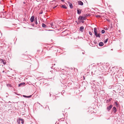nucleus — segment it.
<instances>
[{
    "mask_svg": "<svg viewBox=\"0 0 124 124\" xmlns=\"http://www.w3.org/2000/svg\"><path fill=\"white\" fill-rule=\"evenodd\" d=\"M17 122L19 124H20L21 122V123L22 124H23L24 123L23 119H19L17 120Z\"/></svg>",
    "mask_w": 124,
    "mask_h": 124,
    "instance_id": "obj_1",
    "label": "nucleus"
},
{
    "mask_svg": "<svg viewBox=\"0 0 124 124\" xmlns=\"http://www.w3.org/2000/svg\"><path fill=\"white\" fill-rule=\"evenodd\" d=\"M0 62L1 63H2L4 65H5L6 63V62L5 60L1 59H0Z\"/></svg>",
    "mask_w": 124,
    "mask_h": 124,
    "instance_id": "obj_2",
    "label": "nucleus"
},
{
    "mask_svg": "<svg viewBox=\"0 0 124 124\" xmlns=\"http://www.w3.org/2000/svg\"><path fill=\"white\" fill-rule=\"evenodd\" d=\"M78 19L80 20H85V18L84 16H80L78 18Z\"/></svg>",
    "mask_w": 124,
    "mask_h": 124,
    "instance_id": "obj_3",
    "label": "nucleus"
},
{
    "mask_svg": "<svg viewBox=\"0 0 124 124\" xmlns=\"http://www.w3.org/2000/svg\"><path fill=\"white\" fill-rule=\"evenodd\" d=\"M113 105H110L109 106L107 107V109L108 111H109L112 108Z\"/></svg>",
    "mask_w": 124,
    "mask_h": 124,
    "instance_id": "obj_4",
    "label": "nucleus"
},
{
    "mask_svg": "<svg viewBox=\"0 0 124 124\" xmlns=\"http://www.w3.org/2000/svg\"><path fill=\"white\" fill-rule=\"evenodd\" d=\"M94 31L95 35H96L97 33V31L96 28H94Z\"/></svg>",
    "mask_w": 124,
    "mask_h": 124,
    "instance_id": "obj_5",
    "label": "nucleus"
},
{
    "mask_svg": "<svg viewBox=\"0 0 124 124\" xmlns=\"http://www.w3.org/2000/svg\"><path fill=\"white\" fill-rule=\"evenodd\" d=\"M34 16H32L30 19V21L31 22H33L34 20Z\"/></svg>",
    "mask_w": 124,
    "mask_h": 124,
    "instance_id": "obj_6",
    "label": "nucleus"
},
{
    "mask_svg": "<svg viewBox=\"0 0 124 124\" xmlns=\"http://www.w3.org/2000/svg\"><path fill=\"white\" fill-rule=\"evenodd\" d=\"M84 29V27L83 26H81L79 28V31H81V32H83V30Z\"/></svg>",
    "mask_w": 124,
    "mask_h": 124,
    "instance_id": "obj_7",
    "label": "nucleus"
},
{
    "mask_svg": "<svg viewBox=\"0 0 124 124\" xmlns=\"http://www.w3.org/2000/svg\"><path fill=\"white\" fill-rule=\"evenodd\" d=\"M78 4L82 6L83 5V2L81 1H78Z\"/></svg>",
    "mask_w": 124,
    "mask_h": 124,
    "instance_id": "obj_8",
    "label": "nucleus"
},
{
    "mask_svg": "<svg viewBox=\"0 0 124 124\" xmlns=\"http://www.w3.org/2000/svg\"><path fill=\"white\" fill-rule=\"evenodd\" d=\"M113 111L115 113L116 111V108L115 107H114L113 108Z\"/></svg>",
    "mask_w": 124,
    "mask_h": 124,
    "instance_id": "obj_9",
    "label": "nucleus"
},
{
    "mask_svg": "<svg viewBox=\"0 0 124 124\" xmlns=\"http://www.w3.org/2000/svg\"><path fill=\"white\" fill-rule=\"evenodd\" d=\"M104 44L102 42H100L99 43V45L100 46H103Z\"/></svg>",
    "mask_w": 124,
    "mask_h": 124,
    "instance_id": "obj_10",
    "label": "nucleus"
},
{
    "mask_svg": "<svg viewBox=\"0 0 124 124\" xmlns=\"http://www.w3.org/2000/svg\"><path fill=\"white\" fill-rule=\"evenodd\" d=\"M68 3L69 4V6L70 8H73V6L72 4L71 3L68 2Z\"/></svg>",
    "mask_w": 124,
    "mask_h": 124,
    "instance_id": "obj_11",
    "label": "nucleus"
},
{
    "mask_svg": "<svg viewBox=\"0 0 124 124\" xmlns=\"http://www.w3.org/2000/svg\"><path fill=\"white\" fill-rule=\"evenodd\" d=\"M25 83H23L19 84L18 86L19 87L21 86L22 85H24Z\"/></svg>",
    "mask_w": 124,
    "mask_h": 124,
    "instance_id": "obj_12",
    "label": "nucleus"
},
{
    "mask_svg": "<svg viewBox=\"0 0 124 124\" xmlns=\"http://www.w3.org/2000/svg\"><path fill=\"white\" fill-rule=\"evenodd\" d=\"M100 35H101V34L100 33H99L97 34V33L96 35H95L97 37H98L100 38Z\"/></svg>",
    "mask_w": 124,
    "mask_h": 124,
    "instance_id": "obj_13",
    "label": "nucleus"
},
{
    "mask_svg": "<svg viewBox=\"0 0 124 124\" xmlns=\"http://www.w3.org/2000/svg\"><path fill=\"white\" fill-rule=\"evenodd\" d=\"M62 7L63 8H67L66 7L65 5H63L62 6Z\"/></svg>",
    "mask_w": 124,
    "mask_h": 124,
    "instance_id": "obj_14",
    "label": "nucleus"
},
{
    "mask_svg": "<svg viewBox=\"0 0 124 124\" xmlns=\"http://www.w3.org/2000/svg\"><path fill=\"white\" fill-rule=\"evenodd\" d=\"M77 13L78 14H80L81 13V11H79L78 9L77 10Z\"/></svg>",
    "mask_w": 124,
    "mask_h": 124,
    "instance_id": "obj_15",
    "label": "nucleus"
},
{
    "mask_svg": "<svg viewBox=\"0 0 124 124\" xmlns=\"http://www.w3.org/2000/svg\"><path fill=\"white\" fill-rule=\"evenodd\" d=\"M42 26L43 27H45L46 26V25L44 23H43L42 24Z\"/></svg>",
    "mask_w": 124,
    "mask_h": 124,
    "instance_id": "obj_16",
    "label": "nucleus"
},
{
    "mask_svg": "<svg viewBox=\"0 0 124 124\" xmlns=\"http://www.w3.org/2000/svg\"><path fill=\"white\" fill-rule=\"evenodd\" d=\"M105 31L104 30H102L101 31V33H102L103 34L105 33Z\"/></svg>",
    "mask_w": 124,
    "mask_h": 124,
    "instance_id": "obj_17",
    "label": "nucleus"
},
{
    "mask_svg": "<svg viewBox=\"0 0 124 124\" xmlns=\"http://www.w3.org/2000/svg\"><path fill=\"white\" fill-rule=\"evenodd\" d=\"M107 41H108V39H106V40H105L104 41V43H107Z\"/></svg>",
    "mask_w": 124,
    "mask_h": 124,
    "instance_id": "obj_18",
    "label": "nucleus"
},
{
    "mask_svg": "<svg viewBox=\"0 0 124 124\" xmlns=\"http://www.w3.org/2000/svg\"><path fill=\"white\" fill-rule=\"evenodd\" d=\"M96 16L97 17H100L101 16L100 15H96Z\"/></svg>",
    "mask_w": 124,
    "mask_h": 124,
    "instance_id": "obj_19",
    "label": "nucleus"
},
{
    "mask_svg": "<svg viewBox=\"0 0 124 124\" xmlns=\"http://www.w3.org/2000/svg\"><path fill=\"white\" fill-rule=\"evenodd\" d=\"M51 25L52 27L54 25L53 23H52L51 24Z\"/></svg>",
    "mask_w": 124,
    "mask_h": 124,
    "instance_id": "obj_20",
    "label": "nucleus"
},
{
    "mask_svg": "<svg viewBox=\"0 0 124 124\" xmlns=\"http://www.w3.org/2000/svg\"><path fill=\"white\" fill-rule=\"evenodd\" d=\"M115 104L117 106H118V104H117V102H115Z\"/></svg>",
    "mask_w": 124,
    "mask_h": 124,
    "instance_id": "obj_21",
    "label": "nucleus"
},
{
    "mask_svg": "<svg viewBox=\"0 0 124 124\" xmlns=\"http://www.w3.org/2000/svg\"><path fill=\"white\" fill-rule=\"evenodd\" d=\"M89 34L91 35H92V33L91 32L89 31Z\"/></svg>",
    "mask_w": 124,
    "mask_h": 124,
    "instance_id": "obj_22",
    "label": "nucleus"
},
{
    "mask_svg": "<svg viewBox=\"0 0 124 124\" xmlns=\"http://www.w3.org/2000/svg\"><path fill=\"white\" fill-rule=\"evenodd\" d=\"M31 95L29 96H27V98H30L31 97Z\"/></svg>",
    "mask_w": 124,
    "mask_h": 124,
    "instance_id": "obj_23",
    "label": "nucleus"
},
{
    "mask_svg": "<svg viewBox=\"0 0 124 124\" xmlns=\"http://www.w3.org/2000/svg\"><path fill=\"white\" fill-rule=\"evenodd\" d=\"M23 96L27 98V96L25 95H23Z\"/></svg>",
    "mask_w": 124,
    "mask_h": 124,
    "instance_id": "obj_24",
    "label": "nucleus"
},
{
    "mask_svg": "<svg viewBox=\"0 0 124 124\" xmlns=\"http://www.w3.org/2000/svg\"><path fill=\"white\" fill-rule=\"evenodd\" d=\"M88 16V15H87V14H86L85 15V16L86 17V16Z\"/></svg>",
    "mask_w": 124,
    "mask_h": 124,
    "instance_id": "obj_25",
    "label": "nucleus"
},
{
    "mask_svg": "<svg viewBox=\"0 0 124 124\" xmlns=\"http://www.w3.org/2000/svg\"><path fill=\"white\" fill-rule=\"evenodd\" d=\"M37 20V19H36V21ZM35 24H37V21H36V22H35Z\"/></svg>",
    "mask_w": 124,
    "mask_h": 124,
    "instance_id": "obj_26",
    "label": "nucleus"
},
{
    "mask_svg": "<svg viewBox=\"0 0 124 124\" xmlns=\"http://www.w3.org/2000/svg\"><path fill=\"white\" fill-rule=\"evenodd\" d=\"M42 13H43V12H41V13H40V14H42Z\"/></svg>",
    "mask_w": 124,
    "mask_h": 124,
    "instance_id": "obj_27",
    "label": "nucleus"
},
{
    "mask_svg": "<svg viewBox=\"0 0 124 124\" xmlns=\"http://www.w3.org/2000/svg\"><path fill=\"white\" fill-rule=\"evenodd\" d=\"M56 7H56H53V8H54L55 7Z\"/></svg>",
    "mask_w": 124,
    "mask_h": 124,
    "instance_id": "obj_28",
    "label": "nucleus"
},
{
    "mask_svg": "<svg viewBox=\"0 0 124 124\" xmlns=\"http://www.w3.org/2000/svg\"><path fill=\"white\" fill-rule=\"evenodd\" d=\"M84 22V21H83L82 22V23H83V22Z\"/></svg>",
    "mask_w": 124,
    "mask_h": 124,
    "instance_id": "obj_29",
    "label": "nucleus"
},
{
    "mask_svg": "<svg viewBox=\"0 0 124 124\" xmlns=\"http://www.w3.org/2000/svg\"><path fill=\"white\" fill-rule=\"evenodd\" d=\"M83 54H84V52H83Z\"/></svg>",
    "mask_w": 124,
    "mask_h": 124,
    "instance_id": "obj_30",
    "label": "nucleus"
},
{
    "mask_svg": "<svg viewBox=\"0 0 124 124\" xmlns=\"http://www.w3.org/2000/svg\"><path fill=\"white\" fill-rule=\"evenodd\" d=\"M36 19V18H35V20Z\"/></svg>",
    "mask_w": 124,
    "mask_h": 124,
    "instance_id": "obj_31",
    "label": "nucleus"
}]
</instances>
